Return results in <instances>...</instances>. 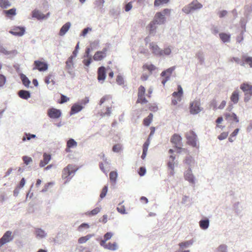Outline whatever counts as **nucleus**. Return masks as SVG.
Masks as SVG:
<instances>
[{"label": "nucleus", "mask_w": 252, "mask_h": 252, "mask_svg": "<svg viewBox=\"0 0 252 252\" xmlns=\"http://www.w3.org/2000/svg\"><path fill=\"white\" fill-rule=\"evenodd\" d=\"M178 91L174 92L172 94V96L175 98H177L178 100L181 101V96L183 94V90L181 85H179L177 87Z\"/></svg>", "instance_id": "obj_17"}, {"label": "nucleus", "mask_w": 252, "mask_h": 252, "mask_svg": "<svg viewBox=\"0 0 252 252\" xmlns=\"http://www.w3.org/2000/svg\"><path fill=\"white\" fill-rule=\"evenodd\" d=\"M104 2V0H96L94 1V4L100 9H101L103 7Z\"/></svg>", "instance_id": "obj_49"}, {"label": "nucleus", "mask_w": 252, "mask_h": 252, "mask_svg": "<svg viewBox=\"0 0 252 252\" xmlns=\"http://www.w3.org/2000/svg\"><path fill=\"white\" fill-rule=\"evenodd\" d=\"M219 35L220 38L223 42H227L230 40V34L225 33H220Z\"/></svg>", "instance_id": "obj_35"}, {"label": "nucleus", "mask_w": 252, "mask_h": 252, "mask_svg": "<svg viewBox=\"0 0 252 252\" xmlns=\"http://www.w3.org/2000/svg\"><path fill=\"white\" fill-rule=\"evenodd\" d=\"M22 159L24 163L26 165H28L32 160L31 157H28L27 156H23L22 157Z\"/></svg>", "instance_id": "obj_51"}, {"label": "nucleus", "mask_w": 252, "mask_h": 252, "mask_svg": "<svg viewBox=\"0 0 252 252\" xmlns=\"http://www.w3.org/2000/svg\"><path fill=\"white\" fill-rule=\"evenodd\" d=\"M106 69L103 66H101L97 70V79L99 82L104 81L106 78Z\"/></svg>", "instance_id": "obj_11"}, {"label": "nucleus", "mask_w": 252, "mask_h": 252, "mask_svg": "<svg viewBox=\"0 0 252 252\" xmlns=\"http://www.w3.org/2000/svg\"><path fill=\"white\" fill-rule=\"evenodd\" d=\"M218 250L220 252H227V246L224 244H221L218 248Z\"/></svg>", "instance_id": "obj_53"}, {"label": "nucleus", "mask_w": 252, "mask_h": 252, "mask_svg": "<svg viewBox=\"0 0 252 252\" xmlns=\"http://www.w3.org/2000/svg\"><path fill=\"white\" fill-rule=\"evenodd\" d=\"M195 162L194 159L190 156H187L184 160V163L191 167L194 164Z\"/></svg>", "instance_id": "obj_24"}, {"label": "nucleus", "mask_w": 252, "mask_h": 252, "mask_svg": "<svg viewBox=\"0 0 252 252\" xmlns=\"http://www.w3.org/2000/svg\"><path fill=\"white\" fill-rule=\"evenodd\" d=\"M150 48L152 51L153 54L157 56H163L162 50L154 42H152L150 44Z\"/></svg>", "instance_id": "obj_9"}, {"label": "nucleus", "mask_w": 252, "mask_h": 252, "mask_svg": "<svg viewBox=\"0 0 252 252\" xmlns=\"http://www.w3.org/2000/svg\"><path fill=\"white\" fill-rule=\"evenodd\" d=\"M153 118V114L152 113H150L148 116L143 120V124L144 126H148L151 124Z\"/></svg>", "instance_id": "obj_30"}, {"label": "nucleus", "mask_w": 252, "mask_h": 252, "mask_svg": "<svg viewBox=\"0 0 252 252\" xmlns=\"http://www.w3.org/2000/svg\"><path fill=\"white\" fill-rule=\"evenodd\" d=\"M99 45V41L98 40H94L93 42L90 43V47L91 48V50H94L97 49Z\"/></svg>", "instance_id": "obj_46"}, {"label": "nucleus", "mask_w": 252, "mask_h": 252, "mask_svg": "<svg viewBox=\"0 0 252 252\" xmlns=\"http://www.w3.org/2000/svg\"><path fill=\"white\" fill-rule=\"evenodd\" d=\"M6 77L4 75L0 74V87L4 86L6 82Z\"/></svg>", "instance_id": "obj_54"}, {"label": "nucleus", "mask_w": 252, "mask_h": 252, "mask_svg": "<svg viewBox=\"0 0 252 252\" xmlns=\"http://www.w3.org/2000/svg\"><path fill=\"white\" fill-rule=\"evenodd\" d=\"M121 149V144H115L113 146L112 151L115 153H119Z\"/></svg>", "instance_id": "obj_57"}, {"label": "nucleus", "mask_w": 252, "mask_h": 252, "mask_svg": "<svg viewBox=\"0 0 252 252\" xmlns=\"http://www.w3.org/2000/svg\"><path fill=\"white\" fill-rule=\"evenodd\" d=\"M191 7L192 8L193 11L201 9L203 7V5L199 2L197 0H194L190 3Z\"/></svg>", "instance_id": "obj_19"}, {"label": "nucleus", "mask_w": 252, "mask_h": 252, "mask_svg": "<svg viewBox=\"0 0 252 252\" xmlns=\"http://www.w3.org/2000/svg\"><path fill=\"white\" fill-rule=\"evenodd\" d=\"M47 115L51 119H58L62 115V111L60 109L51 107L48 109Z\"/></svg>", "instance_id": "obj_6"}, {"label": "nucleus", "mask_w": 252, "mask_h": 252, "mask_svg": "<svg viewBox=\"0 0 252 252\" xmlns=\"http://www.w3.org/2000/svg\"><path fill=\"white\" fill-rule=\"evenodd\" d=\"M105 249L111 251H116L118 249V246L116 242H114L113 244L108 243V244H106Z\"/></svg>", "instance_id": "obj_33"}, {"label": "nucleus", "mask_w": 252, "mask_h": 252, "mask_svg": "<svg viewBox=\"0 0 252 252\" xmlns=\"http://www.w3.org/2000/svg\"><path fill=\"white\" fill-rule=\"evenodd\" d=\"M66 63V68L68 70V72L71 74L72 70L73 63Z\"/></svg>", "instance_id": "obj_62"}, {"label": "nucleus", "mask_w": 252, "mask_h": 252, "mask_svg": "<svg viewBox=\"0 0 252 252\" xmlns=\"http://www.w3.org/2000/svg\"><path fill=\"white\" fill-rule=\"evenodd\" d=\"M157 24L153 20L148 25L147 28L149 31V33L151 35H154L156 32L157 27L156 26Z\"/></svg>", "instance_id": "obj_22"}, {"label": "nucleus", "mask_w": 252, "mask_h": 252, "mask_svg": "<svg viewBox=\"0 0 252 252\" xmlns=\"http://www.w3.org/2000/svg\"><path fill=\"white\" fill-rule=\"evenodd\" d=\"M199 226L203 230H206L208 228L210 224V221L208 218L201 220L199 222Z\"/></svg>", "instance_id": "obj_18"}, {"label": "nucleus", "mask_w": 252, "mask_h": 252, "mask_svg": "<svg viewBox=\"0 0 252 252\" xmlns=\"http://www.w3.org/2000/svg\"><path fill=\"white\" fill-rule=\"evenodd\" d=\"M92 30V28H90V27H87V28L84 29L82 31L80 35L84 36V37L85 36L87 35V34L88 33V32L89 31H91Z\"/></svg>", "instance_id": "obj_56"}, {"label": "nucleus", "mask_w": 252, "mask_h": 252, "mask_svg": "<svg viewBox=\"0 0 252 252\" xmlns=\"http://www.w3.org/2000/svg\"><path fill=\"white\" fill-rule=\"evenodd\" d=\"M111 98V96L109 94L105 95L100 100L99 104L101 105L106 100Z\"/></svg>", "instance_id": "obj_50"}, {"label": "nucleus", "mask_w": 252, "mask_h": 252, "mask_svg": "<svg viewBox=\"0 0 252 252\" xmlns=\"http://www.w3.org/2000/svg\"><path fill=\"white\" fill-rule=\"evenodd\" d=\"M233 209H234V210L235 211V213L237 215H240L242 210H243V208H242V207L241 206H240V203L239 202H237L236 203H235L233 205Z\"/></svg>", "instance_id": "obj_32"}, {"label": "nucleus", "mask_w": 252, "mask_h": 252, "mask_svg": "<svg viewBox=\"0 0 252 252\" xmlns=\"http://www.w3.org/2000/svg\"><path fill=\"white\" fill-rule=\"evenodd\" d=\"M145 93V88L144 86L141 85L138 88V97L140 98L144 96Z\"/></svg>", "instance_id": "obj_45"}, {"label": "nucleus", "mask_w": 252, "mask_h": 252, "mask_svg": "<svg viewBox=\"0 0 252 252\" xmlns=\"http://www.w3.org/2000/svg\"><path fill=\"white\" fill-rule=\"evenodd\" d=\"M34 67L33 70H38L39 71H45L47 70L48 65L47 63L42 62L39 60H36L34 62Z\"/></svg>", "instance_id": "obj_7"}, {"label": "nucleus", "mask_w": 252, "mask_h": 252, "mask_svg": "<svg viewBox=\"0 0 252 252\" xmlns=\"http://www.w3.org/2000/svg\"><path fill=\"white\" fill-rule=\"evenodd\" d=\"M94 236V234H88L85 236L81 237L78 239V242L79 244L85 243Z\"/></svg>", "instance_id": "obj_31"}, {"label": "nucleus", "mask_w": 252, "mask_h": 252, "mask_svg": "<svg viewBox=\"0 0 252 252\" xmlns=\"http://www.w3.org/2000/svg\"><path fill=\"white\" fill-rule=\"evenodd\" d=\"M143 67L144 69H146L148 70L151 73H152L153 71H154L157 68L156 66H155L153 64H145L143 65Z\"/></svg>", "instance_id": "obj_42"}, {"label": "nucleus", "mask_w": 252, "mask_h": 252, "mask_svg": "<svg viewBox=\"0 0 252 252\" xmlns=\"http://www.w3.org/2000/svg\"><path fill=\"white\" fill-rule=\"evenodd\" d=\"M77 145V142L73 138H69L67 141L66 146L69 148H73Z\"/></svg>", "instance_id": "obj_34"}, {"label": "nucleus", "mask_w": 252, "mask_h": 252, "mask_svg": "<svg viewBox=\"0 0 252 252\" xmlns=\"http://www.w3.org/2000/svg\"><path fill=\"white\" fill-rule=\"evenodd\" d=\"M187 143L192 147H197V135L192 130L186 134Z\"/></svg>", "instance_id": "obj_2"}, {"label": "nucleus", "mask_w": 252, "mask_h": 252, "mask_svg": "<svg viewBox=\"0 0 252 252\" xmlns=\"http://www.w3.org/2000/svg\"><path fill=\"white\" fill-rule=\"evenodd\" d=\"M11 4L8 0H0V6L3 9L10 7Z\"/></svg>", "instance_id": "obj_38"}, {"label": "nucleus", "mask_w": 252, "mask_h": 252, "mask_svg": "<svg viewBox=\"0 0 252 252\" xmlns=\"http://www.w3.org/2000/svg\"><path fill=\"white\" fill-rule=\"evenodd\" d=\"M17 94L19 97L26 100L28 99L31 96L30 92L25 90H21L19 91Z\"/></svg>", "instance_id": "obj_13"}, {"label": "nucleus", "mask_w": 252, "mask_h": 252, "mask_svg": "<svg viewBox=\"0 0 252 252\" xmlns=\"http://www.w3.org/2000/svg\"><path fill=\"white\" fill-rule=\"evenodd\" d=\"M170 0H155L154 6L155 7L167 3Z\"/></svg>", "instance_id": "obj_44"}, {"label": "nucleus", "mask_w": 252, "mask_h": 252, "mask_svg": "<svg viewBox=\"0 0 252 252\" xmlns=\"http://www.w3.org/2000/svg\"><path fill=\"white\" fill-rule=\"evenodd\" d=\"M175 66H172L167 68V69L163 71L161 73V76H169L170 78V76L173 72V71L175 70Z\"/></svg>", "instance_id": "obj_23"}, {"label": "nucleus", "mask_w": 252, "mask_h": 252, "mask_svg": "<svg viewBox=\"0 0 252 252\" xmlns=\"http://www.w3.org/2000/svg\"><path fill=\"white\" fill-rule=\"evenodd\" d=\"M185 179L189 181L190 184H195V176L192 174L191 167H189L188 169L184 172Z\"/></svg>", "instance_id": "obj_8"}, {"label": "nucleus", "mask_w": 252, "mask_h": 252, "mask_svg": "<svg viewBox=\"0 0 252 252\" xmlns=\"http://www.w3.org/2000/svg\"><path fill=\"white\" fill-rule=\"evenodd\" d=\"M13 238L14 237L12 236V232L10 230L6 231L0 239V248L6 243L11 241Z\"/></svg>", "instance_id": "obj_5"}, {"label": "nucleus", "mask_w": 252, "mask_h": 252, "mask_svg": "<svg viewBox=\"0 0 252 252\" xmlns=\"http://www.w3.org/2000/svg\"><path fill=\"white\" fill-rule=\"evenodd\" d=\"M71 26V23L69 22H66L60 29L59 34L60 36H63L69 30Z\"/></svg>", "instance_id": "obj_14"}, {"label": "nucleus", "mask_w": 252, "mask_h": 252, "mask_svg": "<svg viewBox=\"0 0 252 252\" xmlns=\"http://www.w3.org/2000/svg\"><path fill=\"white\" fill-rule=\"evenodd\" d=\"M224 115L225 119L228 121L233 120L236 123H238L239 121L238 117L234 113H232V114L226 113Z\"/></svg>", "instance_id": "obj_15"}, {"label": "nucleus", "mask_w": 252, "mask_h": 252, "mask_svg": "<svg viewBox=\"0 0 252 252\" xmlns=\"http://www.w3.org/2000/svg\"><path fill=\"white\" fill-rule=\"evenodd\" d=\"M231 101L234 104L238 103L239 99V93L238 90H235L232 94L230 97Z\"/></svg>", "instance_id": "obj_20"}, {"label": "nucleus", "mask_w": 252, "mask_h": 252, "mask_svg": "<svg viewBox=\"0 0 252 252\" xmlns=\"http://www.w3.org/2000/svg\"><path fill=\"white\" fill-rule=\"evenodd\" d=\"M32 17L39 20H43L44 18L43 17V14L38 10H34L32 12Z\"/></svg>", "instance_id": "obj_25"}, {"label": "nucleus", "mask_w": 252, "mask_h": 252, "mask_svg": "<svg viewBox=\"0 0 252 252\" xmlns=\"http://www.w3.org/2000/svg\"><path fill=\"white\" fill-rule=\"evenodd\" d=\"M105 57L100 51H97L93 57L94 60L96 61H101Z\"/></svg>", "instance_id": "obj_36"}, {"label": "nucleus", "mask_w": 252, "mask_h": 252, "mask_svg": "<svg viewBox=\"0 0 252 252\" xmlns=\"http://www.w3.org/2000/svg\"><path fill=\"white\" fill-rule=\"evenodd\" d=\"M35 235L37 237L43 238L47 236V233L41 228H36L35 229Z\"/></svg>", "instance_id": "obj_28"}, {"label": "nucleus", "mask_w": 252, "mask_h": 252, "mask_svg": "<svg viewBox=\"0 0 252 252\" xmlns=\"http://www.w3.org/2000/svg\"><path fill=\"white\" fill-rule=\"evenodd\" d=\"M118 177L117 171H111L109 174L110 180L111 182L116 183Z\"/></svg>", "instance_id": "obj_41"}, {"label": "nucleus", "mask_w": 252, "mask_h": 252, "mask_svg": "<svg viewBox=\"0 0 252 252\" xmlns=\"http://www.w3.org/2000/svg\"><path fill=\"white\" fill-rule=\"evenodd\" d=\"M100 212V209L98 207H96L93 210L88 213L89 215L94 216L98 214Z\"/></svg>", "instance_id": "obj_59"}, {"label": "nucleus", "mask_w": 252, "mask_h": 252, "mask_svg": "<svg viewBox=\"0 0 252 252\" xmlns=\"http://www.w3.org/2000/svg\"><path fill=\"white\" fill-rule=\"evenodd\" d=\"M196 56L198 60L200 63L202 64L204 62V58L203 53L202 51L198 52L196 54Z\"/></svg>", "instance_id": "obj_43"}, {"label": "nucleus", "mask_w": 252, "mask_h": 252, "mask_svg": "<svg viewBox=\"0 0 252 252\" xmlns=\"http://www.w3.org/2000/svg\"><path fill=\"white\" fill-rule=\"evenodd\" d=\"M228 135V133L227 132H223L221 133H220V135H219L218 137V138L220 140H222L226 138Z\"/></svg>", "instance_id": "obj_58"}, {"label": "nucleus", "mask_w": 252, "mask_h": 252, "mask_svg": "<svg viewBox=\"0 0 252 252\" xmlns=\"http://www.w3.org/2000/svg\"><path fill=\"white\" fill-rule=\"evenodd\" d=\"M25 32L26 28L23 26H14L9 31L10 33L17 36H23Z\"/></svg>", "instance_id": "obj_4"}, {"label": "nucleus", "mask_w": 252, "mask_h": 252, "mask_svg": "<svg viewBox=\"0 0 252 252\" xmlns=\"http://www.w3.org/2000/svg\"><path fill=\"white\" fill-rule=\"evenodd\" d=\"M69 100V98L64 94H61L60 103H64Z\"/></svg>", "instance_id": "obj_63"}, {"label": "nucleus", "mask_w": 252, "mask_h": 252, "mask_svg": "<svg viewBox=\"0 0 252 252\" xmlns=\"http://www.w3.org/2000/svg\"><path fill=\"white\" fill-rule=\"evenodd\" d=\"M252 87V85L247 83H243L240 86V89L244 93H248L249 91L251 90Z\"/></svg>", "instance_id": "obj_29"}, {"label": "nucleus", "mask_w": 252, "mask_h": 252, "mask_svg": "<svg viewBox=\"0 0 252 252\" xmlns=\"http://www.w3.org/2000/svg\"><path fill=\"white\" fill-rule=\"evenodd\" d=\"M200 102L199 101L195 100L190 103L189 112L190 114L196 115L200 112L203 108L200 107Z\"/></svg>", "instance_id": "obj_3"}, {"label": "nucleus", "mask_w": 252, "mask_h": 252, "mask_svg": "<svg viewBox=\"0 0 252 252\" xmlns=\"http://www.w3.org/2000/svg\"><path fill=\"white\" fill-rule=\"evenodd\" d=\"M108 188L107 185H105L103 187L100 194V198L101 199H103L106 196L108 191Z\"/></svg>", "instance_id": "obj_47"}, {"label": "nucleus", "mask_w": 252, "mask_h": 252, "mask_svg": "<svg viewBox=\"0 0 252 252\" xmlns=\"http://www.w3.org/2000/svg\"><path fill=\"white\" fill-rule=\"evenodd\" d=\"M92 50H91V48L90 47H87L85 51V57L92 59V56L90 55V52Z\"/></svg>", "instance_id": "obj_61"}, {"label": "nucleus", "mask_w": 252, "mask_h": 252, "mask_svg": "<svg viewBox=\"0 0 252 252\" xmlns=\"http://www.w3.org/2000/svg\"><path fill=\"white\" fill-rule=\"evenodd\" d=\"M182 138L181 136L177 134H174L171 138V142L177 145L181 141Z\"/></svg>", "instance_id": "obj_27"}, {"label": "nucleus", "mask_w": 252, "mask_h": 252, "mask_svg": "<svg viewBox=\"0 0 252 252\" xmlns=\"http://www.w3.org/2000/svg\"><path fill=\"white\" fill-rule=\"evenodd\" d=\"M20 79L22 82L23 84L27 88H29L31 81L27 77V76L23 73L20 75Z\"/></svg>", "instance_id": "obj_21"}, {"label": "nucleus", "mask_w": 252, "mask_h": 252, "mask_svg": "<svg viewBox=\"0 0 252 252\" xmlns=\"http://www.w3.org/2000/svg\"><path fill=\"white\" fill-rule=\"evenodd\" d=\"M243 59L246 63H249L250 67H252V57L245 55L243 56Z\"/></svg>", "instance_id": "obj_48"}, {"label": "nucleus", "mask_w": 252, "mask_h": 252, "mask_svg": "<svg viewBox=\"0 0 252 252\" xmlns=\"http://www.w3.org/2000/svg\"><path fill=\"white\" fill-rule=\"evenodd\" d=\"M16 9L12 8L9 10H4L3 13L8 17H11L16 14Z\"/></svg>", "instance_id": "obj_26"}, {"label": "nucleus", "mask_w": 252, "mask_h": 252, "mask_svg": "<svg viewBox=\"0 0 252 252\" xmlns=\"http://www.w3.org/2000/svg\"><path fill=\"white\" fill-rule=\"evenodd\" d=\"M111 114V107H107L106 108V111L105 113H101L100 115L102 117H105L106 116H110Z\"/></svg>", "instance_id": "obj_55"}, {"label": "nucleus", "mask_w": 252, "mask_h": 252, "mask_svg": "<svg viewBox=\"0 0 252 252\" xmlns=\"http://www.w3.org/2000/svg\"><path fill=\"white\" fill-rule=\"evenodd\" d=\"M83 105L79 103H74L71 107L69 112L70 115H74L78 113L83 109Z\"/></svg>", "instance_id": "obj_12"}, {"label": "nucleus", "mask_w": 252, "mask_h": 252, "mask_svg": "<svg viewBox=\"0 0 252 252\" xmlns=\"http://www.w3.org/2000/svg\"><path fill=\"white\" fill-rule=\"evenodd\" d=\"M192 8L191 7V5L190 3H189V4L183 7L182 8V11L187 14H189L193 11Z\"/></svg>", "instance_id": "obj_40"}, {"label": "nucleus", "mask_w": 252, "mask_h": 252, "mask_svg": "<svg viewBox=\"0 0 252 252\" xmlns=\"http://www.w3.org/2000/svg\"><path fill=\"white\" fill-rule=\"evenodd\" d=\"M113 233L111 232H108L104 235V239L106 241L110 240L113 236Z\"/></svg>", "instance_id": "obj_60"}, {"label": "nucleus", "mask_w": 252, "mask_h": 252, "mask_svg": "<svg viewBox=\"0 0 252 252\" xmlns=\"http://www.w3.org/2000/svg\"><path fill=\"white\" fill-rule=\"evenodd\" d=\"M252 11V8L251 6L246 5L245 7L244 15L247 19H250V15Z\"/></svg>", "instance_id": "obj_39"}, {"label": "nucleus", "mask_w": 252, "mask_h": 252, "mask_svg": "<svg viewBox=\"0 0 252 252\" xmlns=\"http://www.w3.org/2000/svg\"><path fill=\"white\" fill-rule=\"evenodd\" d=\"M192 244L193 241L192 240H189L179 243V246L181 249H183L189 247V246L192 245Z\"/></svg>", "instance_id": "obj_37"}, {"label": "nucleus", "mask_w": 252, "mask_h": 252, "mask_svg": "<svg viewBox=\"0 0 252 252\" xmlns=\"http://www.w3.org/2000/svg\"><path fill=\"white\" fill-rule=\"evenodd\" d=\"M43 160H41L39 163V166L40 167L45 166L50 160L51 158V155L47 153H44L43 154Z\"/></svg>", "instance_id": "obj_16"}, {"label": "nucleus", "mask_w": 252, "mask_h": 252, "mask_svg": "<svg viewBox=\"0 0 252 252\" xmlns=\"http://www.w3.org/2000/svg\"><path fill=\"white\" fill-rule=\"evenodd\" d=\"M78 169H74L72 164H68L65 167L62 173V177L66 179L67 181H69L73 176L75 174Z\"/></svg>", "instance_id": "obj_1"}, {"label": "nucleus", "mask_w": 252, "mask_h": 252, "mask_svg": "<svg viewBox=\"0 0 252 252\" xmlns=\"http://www.w3.org/2000/svg\"><path fill=\"white\" fill-rule=\"evenodd\" d=\"M166 20L165 17L161 12H157L153 21L158 25H161L164 23Z\"/></svg>", "instance_id": "obj_10"}, {"label": "nucleus", "mask_w": 252, "mask_h": 252, "mask_svg": "<svg viewBox=\"0 0 252 252\" xmlns=\"http://www.w3.org/2000/svg\"><path fill=\"white\" fill-rule=\"evenodd\" d=\"M116 82L119 85H122L124 84V80L122 75H118L117 76Z\"/></svg>", "instance_id": "obj_52"}, {"label": "nucleus", "mask_w": 252, "mask_h": 252, "mask_svg": "<svg viewBox=\"0 0 252 252\" xmlns=\"http://www.w3.org/2000/svg\"><path fill=\"white\" fill-rule=\"evenodd\" d=\"M244 33V31H241L240 34L237 37V41L239 43H240L244 39L243 34Z\"/></svg>", "instance_id": "obj_64"}]
</instances>
